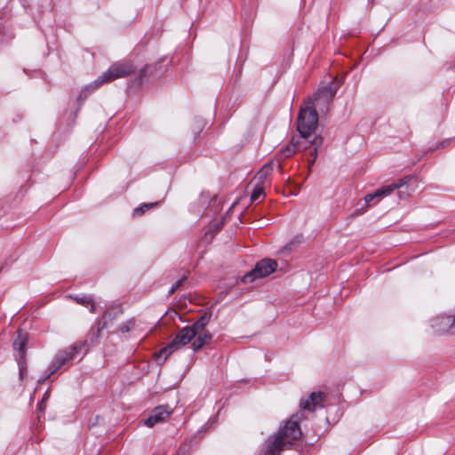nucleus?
Segmentation results:
<instances>
[{"instance_id":"393cba45","label":"nucleus","mask_w":455,"mask_h":455,"mask_svg":"<svg viewBox=\"0 0 455 455\" xmlns=\"http://www.w3.org/2000/svg\"><path fill=\"white\" fill-rule=\"evenodd\" d=\"M306 140H307V141H305V142H304V146H307V148H308L309 146H310V147H313V148H312V150H311L310 154H311L312 157H314V156H315V145H311L310 143H308V140H311L310 139Z\"/></svg>"},{"instance_id":"dca6fc26","label":"nucleus","mask_w":455,"mask_h":455,"mask_svg":"<svg viewBox=\"0 0 455 455\" xmlns=\"http://www.w3.org/2000/svg\"><path fill=\"white\" fill-rule=\"evenodd\" d=\"M70 299H74L77 304L90 307V312L95 313V304L92 295H70Z\"/></svg>"},{"instance_id":"9b49d317","label":"nucleus","mask_w":455,"mask_h":455,"mask_svg":"<svg viewBox=\"0 0 455 455\" xmlns=\"http://www.w3.org/2000/svg\"><path fill=\"white\" fill-rule=\"evenodd\" d=\"M325 395L323 392H313L310 394L308 399L300 401V408L309 411H315L317 408L323 407Z\"/></svg>"},{"instance_id":"a211bd4d","label":"nucleus","mask_w":455,"mask_h":455,"mask_svg":"<svg viewBox=\"0 0 455 455\" xmlns=\"http://www.w3.org/2000/svg\"><path fill=\"white\" fill-rule=\"evenodd\" d=\"M18 367H19V377L21 381H23L28 376V364L26 357L16 358Z\"/></svg>"},{"instance_id":"7ed1b4c3","label":"nucleus","mask_w":455,"mask_h":455,"mask_svg":"<svg viewBox=\"0 0 455 455\" xmlns=\"http://www.w3.org/2000/svg\"><path fill=\"white\" fill-rule=\"evenodd\" d=\"M135 66L131 60L117 61L113 63L108 69L100 76L93 83L87 85L84 92H92L106 83L124 78L135 72ZM82 97V95H80Z\"/></svg>"},{"instance_id":"2eb2a0df","label":"nucleus","mask_w":455,"mask_h":455,"mask_svg":"<svg viewBox=\"0 0 455 455\" xmlns=\"http://www.w3.org/2000/svg\"><path fill=\"white\" fill-rule=\"evenodd\" d=\"M212 336L209 331H205L204 333L197 334L195 337L194 341L192 342V349L194 352H197L201 349L205 344L209 343L212 339Z\"/></svg>"},{"instance_id":"6ab92c4d","label":"nucleus","mask_w":455,"mask_h":455,"mask_svg":"<svg viewBox=\"0 0 455 455\" xmlns=\"http://www.w3.org/2000/svg\"><path fill=\"white\" fill-rule=\"evenodd\" d=\"M323 138L320 136H315L312 140H308V143L311 145H315V156L312 157V159L308 160V166L309 168L315 164L316 158H317V149L318 148L323 144Z\"/></svg>"},{"instance_id":"f3484780","label":"nucleus","mask_w":455,"mask_h":455,"mask_svg":"<svg viewBox=\"0 0 455 455\" xmlns=\"http://www.w3.org/2000/svg\"><path fill=\"white\" fill-rule=\"evenodd\" d=\"M265 186L261 184H255V187L251 194V201L252 203L260 202L265 196Z\"/></svg>"},{"instance_id":"423d86ee","label":"nucleus","mask_w":455,"mask_h":455,"mask_svg":"<svg viewBox=\"0 0 455 455\" xmlns=\"http://www.w3.org/2000/svg\"><path fill=\"white\" fill-rule=\"evenodd\" d=\"M82 348V345H72L66 349L59 351L52 359L47 371L44 374L38 382H44L53 375L59 369L67 363L73 360Z\"/></svg>"},{"instance_id":"1a4fd4ad","label":"nucleus","mask_w":455,"mask_h":455,"mask_svg":"<svg viewBox=\"0 0 455 455\" xmlns=\"http://www.w3.org/2000/svg\"><path fill=\"white\" fill-rule=\"evenodd\" d=\"M430 325L435 334H455V325L452 316L437 315L431 319Z\"/></svg>"},{"instance_id":"ddd939ff","label":"nucleus","mask_w":455,"mask_h":455,"mask_svg":"<svg viewBox=\"0 0 455 455\" xmlns=\"http://www.w3.org/2000/svg\"><path fill=\"white\" fill-rule=\"evenodd\" d=\"M276 166L275 161L270 160L267 164H265L262 168L257 172L253 180L256 184L264 185L267 177L273 172L274 167Z\"/></svg>"},{"instance_id":"9d476101","label":"nucleus","mask_w":455,"mask_h":455,"mask_svg":"<svg viewBox=\"0 0 455 455\" xmlns=\"http://www.w3.org/2000/svg\"><path fill=\"white\" fill-rule=\"evenodd\" d=\"M172 412V411L169 410L167 406H157L152 411L144 423L147 427H153L156 424L167 420Z\"/></svg>"},{"instance_id":"6e6552de","label":"nucleus","mask_w":455,"mask_h":455,"mask_svg":"<svg viewBox=\"0 0 455 455\" xmlns=\"http://www.w3.org/2000/svg\"><path fill=\"white\" fill-rule=\"evenodd\" d=\"M307 148V146H304V142L299 138H292L289 143L279 150L275 157L272 160L275 161L276 166L281 169L283 161L290 158L298 151Z\"/></svg>"},{"instance_id":"39448f33","label":"nucleus","mask_w":455,"mask_h":455,"mask_svg":"<svg viewBox=\"0 0 455 455\" xmlns=\"http://www.w3.org/2000/svg\"><path fill=\"white\" fill-rule=\"evenodd\" d=\"M413 180H415L413 176H405L400 179L397 182L379 188L374 193L368 194L364 196L365 204L368 205L374 199H380L388 196L395 190H399L398 196L400 199H406L409 196V193L401 189L404 187H408L409 183Z\"/></svg>"},{"instance_id":"20e7f679","label":"nucleus","mask_w":455,"mask_h":455,"mask_svg":"<svg viewBox=\"0 0 455 455\" xmlns=\"http://www.w3.org/2000/svg\"><path fill=\"white\" fill-rule=\"evenodd\" d=\"M195 338V332L189 327H183L175 338L155 355L156 361L162 365L167 358L176 350H179Z\"/></svg>"},{"instance_id":"5701e85b","label":"nucleus","mask_w":455,"mask_h":455,"mask_svg":"<svg viewBox=\"0 0 455 455\" xmlns=\"http://www.w3.org/2000/svg\"><path fill=\"white\" fill-rule=\"evenodd\" d=\"M148 68H149V67L147 66L140 70V76H139V83L142 84L144 82V78L148 76Z\"/></svg>"},{"instance_id":"f8f14e48","label":"nucleus","mask_w":455,"mask_h":455,"mask_svg":"<svg viewBox=\"0 0 455 455\" xmlns=\"http://www.w3.org/2000/svg\"><path fill=\"white\" fill-rule=\"evenodd\" d=\"M28 340V334L20 330L17 331V336L13 341L12 347L17 352L15 358L26 357V346Z\"/></svg>"},{"instance_id":"b1692460","label":"nucleus","mask_w":455,"mask_h":455,"mask_svg":"<svg viewBox=\"0 0 455 455\" xmlns=\"http://www.w3.org/2000/svg\"><path fill=\"white\" fill-rule=\"evenodd\" d=\"M108 315V312H106L103 318H104V321H103V323H102V326L101 327H98L97 329V337L100 335V331L103 329V328H106L107 327V317Z\"/></svg>"},{"instance_id":"0eeeda50","label":"nucleus","mask_w":455,"mask_h":455,"mask_svg":"<svg viewBox=\"0 0 455 455\" xmlns=\"http://www.w3.org/2000/svg\"><path fill=\"white\" fill-rule=\"evenodd\" d=\"M277 263L270 259H264L259 261L255 267L243 278V283H251L257 278L269 275L275 271Z\"/></svg>"},{"instance_id":"f257e3e1","label":"nucleus","mask_w":455,"mask_h":455,"mask_svg":"<svg viewBox=\"0 0 455 455\" xmlns=\"http://www.w3.org/2000/svg\"><path fill=\"white\" fill-rule=\"evenodd\" d=\"M335 92L331 87H323L315 93L314 102L311 106L301 108L297 122V130L301 139L308 140L315 133L318 124V115L315 108L321 103L329 104Z\"/></svg>"},{"instance_id":"a878e982","label":"nucleus","mask_w":455,"mask_h":455,"mask_svg":"<svg viewBox=\"0 0 455 455\" xmlns=\"http://www.w3.org/2000/svg\"><path fill=\"white\" fill-rule=\"evenodd\" d=\"M220 228H221L220 224L216 225V229H220Z\"/></svg>"},{"instance_id":"aec40b11","label":"nucleus","mask_w":455,"mask_h":455,"mask_svg":"<svg viewBox=\"0 0 455 455\" xmlns=\"http://www.w3.org/2000/svg\"><path fill=\"white\" fill-rule=\"evenodd\" d=\"M158 203H149V204H143L141 206L137 207L133 211L134 216H141L146 211H148L155 206H156Z\"/></svg>"},{"instance_id":"4be33fe9","label":"nucleus","mask_w":455,"mask_h":455,"mask_svg":"<svg viewBox=\"0 0 455 455\" xmlns=\"http://www.w3.org/2000/svg\"><path fill=\"white\" fill-rule=\"evenodd\" d=\"M186 279V277H182L181 279L178 280L171 287L169 291V295H172L175 292L176 290L179 289V287L181 285L182 282Z\"/></svg>"},{"instance_id":"f03ea898","label":"nucleus","mask_w":455,"mask_h":455,"mask_svg":"<svg viewBox=\"0 0 455 455\" xmlns=\"http://www.w3.org/2000/svg\"><path fill=\"white\" fill-rule=\"evenodd\" d=\"M305 419L304 411H299L294 413L275 435L267 438L265 455H279L283 449L291 446L293 441L299 439L302 432L299 424Z\"/></svg>"},{"instance_id":"412c9836","label":"nucleus","mask_w":455,"mask_h":455,"mask_svg":"<svg viewBox=\"0 0 455 455\" xmlns=\"http://www.w3.org/2000/svg\"><path fill=\"white\" fill-rule=\"evenodd\" d=\"M133 326H134V321H133V320H129V321H127V322L124 323L123 324H121V325L119 326L118 331H119L120 332H123V333H124V332H128V331H130V330H131Z\"/></svg>"},{"instance_id":"4468645a","label":"nucleus","mask_w":455,"mask_h":455,"mask_svg":"<svg viewBox=\"0 0 455 455\" xmlns=\"http://www.w3.org/2000/svg\"><path fill=\"white\" fill-rule=\"evenodd\" d=\"M211 316V314L204 313L193 325L188 326L195 332V337H196L197 334L205 332L204 329L210 322Z\"/></svg>"}]
</instances>
